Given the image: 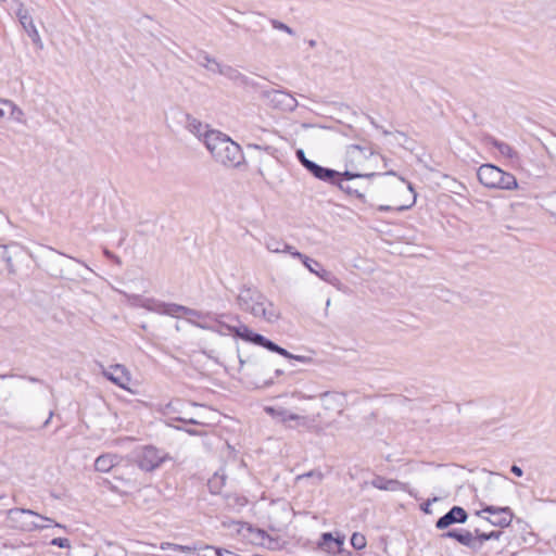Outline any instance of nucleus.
<instances>
[{"label":"nucleus","mask_w":556,"mask_h":556,"mask_svg":"<svg viewBox=\"0 0 556 556\" xmlns=\"http://www.w3.org/2000/svg\"><path fill=\"white\" fill-rule=\"evenodd\" d=\"M444 535L447 538H453L466 546H472V544H473V535L469 531H463V532L448 531Z\"/></svg>","instance_id":"c756f323"},{"label":"nucleus","mask_w":556,"mask_h":556,"mask_svg":"<svg viewBox=\"0 0 556 556\" xmlns=\"http://www.w3.org/2000/svg\"><path fill=\"white\" fill-rule=\"evenodd\" d=\"M296 156L299 159V161L301 162V164L306 168V164L307 163H311L312 161L308 160L304 153V151L302 149H299L296 151Z\"/></svg>","instance_id":"37998d69"},{"label":"nucleus","mask_w":556,"mask_h":556,"mask_svg":"<svg viewBox=\"0 0 556 556\" xmlns=\"http://www.w3.org/2000/svg\"><path fill=\"white\" fill-rule=\"evenodd\" d=\"M239 308L269 324L277 323L280 309L256 287L242 286L237 295Z\"/></svg>","instance_id":"f257e3e1"},{"label":"nucleus","mask_w":556,"mask_h":556,"mask_svg":"<svg viewBox=\"0 0 556 556\" xmlns=\"http://www.w3.org/2000/svg\"><path fill=\"white\" fill-rule=\"evenodd\" d=\"M37 519H40L42 521V522L37 521V525H36L37 531H41V530L50 529V528H52L53 530L63 528V526H61L60 523L53 522L49 518L41 517L38 514H37Z\"/></svg>","instance_id":"c9c22d12"},{"label":"nucleus","mask_w":556,"mask_h":556,"mask_svg":"<svg viewBox=\"0 0 556 556\" xmlns=\"http://www.w3.org/2000/svg\"><path fill=\"white\" fill-rule=\"evenodd\" d=\"M467 520V513L459 506H454L448 513L437 521L438 529H445L453 523H464Z\"/></svg>","instance_id":"dca6fc26"},{"label":"nucleus","mask_w":556,"mask_h":556,"mask_svg":"<svg viewBox=\"0 0 556 556\" xmlns=\"http://www.w3.org/2000/svg\"><path fill=\"white\" fill-rule=\"evenodd\" d=\"M319 401L321 410L314 416L316 419L317 428L320 425L326 427L331 426L336 417L342 415L348 404L345 393L337 391H328L321 393L319 395Z\"/></svg>","instance_id":"20e7f679"},{"label":"nucleus","mask_w":556,"mask_h":556,"mask_svg":"<svg viewBox=\"0 0 556 556\" xmlns=\"http://www.w3.org/2000/svg\"><path fill=\"white\" fill-rule=\"evenodd\" d=\"M266 97L275 108L283 111H293L298 106L296 99L282 90L268 91Z\"/></svg>","instance_id":"ddd939ff"},{"label":"nucleus","mask_w":556,"mask_h":556,"mask_svg":"<svg viewBox=\"0 0 556 556\" xmlns=\"http://www.w3.org/2000/svg\"><path fill=\"white\" fill-rule=\"evenodd\" d=\"M16 16L25 29V31L29 35V37L35 40V25L33 16L29 14L28 10L24 8L22 3L17 4Z\"/></svg>","instance_id":"412c9836"},{"label":"nucleus","mask_w":556,"mask_h":556,"mask_svg":"<svg viewBox=\"0 0 556 556\" xmlns=\"http://www.w3.org/2000/svg\"><path fill=\"white\" fill-rule=\"evenodd\" d=\"M390 208H391L390 206H380V210H381V211H388V210H390Z\"/></svg>","instance_id":"3c124183"},{"label":"nucleus","mask_w":556,"mask_h":556,"mask_svg":"<svg viewBox=\"0 0 556 556\" xmlns=\"http://www.w3.org/2000/svg\"><path fill=\"white\" fill-rule=\"evenodd\" d=\"M160 548L162 551H166V549L172 548L174 551H178V552L186 553V554H192V553H194L198 549L195 546L179 545V544L169 543V542H163L160 545Z\"/></svg>","instance_id":"7c9ffc66"},{"label":"nucleus","mask_w":556,"mask_h":556,"mask_svg":"<svg viewBox=\"0 0 556 556\" xmlns=\"http://www.w3.org/2000/svg\"><path fill=\"white\" fill-rule=\"evenodd\" d=\"M369 168L367 167H362L361 170H357V172H353V170H345L342 176L348 179V180H351L353 178H359V177H372L375 175L374 172H370L368 170Z\"/></svg>","instance_id":"f704fd0d"},{"label":"nucleus","mask_w":556,"mask_h":556,"mask_svg":"<svg viewBox=\"0 0 556 556\" xmlns=\"http://www.w3.org/2000/svg\"><path fill=\"white\" fill-rule=\"evenodd\" d=\"M479 182L491 190L513 191L519 188L516 177L493 164H482L477 169Z\"/></svg>","instance_id":"7ed1b4c3"},{"label":"nucleus","mask_w":556,"mask_h":556,"mask_svg":"<svg viewBox=\"0 0 556 556\" xmlns=\"http://www.w3.org/2000/svg\"><path fill=\"white\" fill-rule=\"evenodd\" d=\"M8 115V109L5 106H0V118H4Z\"/></svg>","instance_id":"09e8293b"},{"label":"nucleus","mask_w":556,"mask_h":556,"mask_svg":"<svg viewBox=\"0 0 556 556\" xmlns=\"http://www.w3.org/2000/svg\"><path fill=\"white\" fill-rule=\"evenodd\" d=\"M264 410L270 417H273L275 420H277V421L281 422V424H285L287 426L289 424V416H291V414H292V410H290V409H288L286 407H281V406H277V407L265 406Z\"/></svg>","instance_id":"cd10ccee"},{"label":"nucleus","mask_w":556,"mask_h":556,"mask_svg":"<svg viewBox=\"0 0 556 556\" xmlns=\"http://www.w3.org/2000/svg\"><path fill=\"white\" fill-rule=\"evenodd\" d=\"M205 147L214 161L226 168H239L245 163L241 146L219 130L206 135Z\"/></svg>","instance_id":"f03ea898"},{"label":"nucleus","mask_w":556,"mask_h":556,"mask_svg":"<svg viewBox=\"0 0 556 556\" xmlns=\"http://www.w3.org/2000/svg\"><path fill=\"white\" fill-rule=\"evenodd\" d=\"M288 426L291 428H304L306 430L317 429L316 419L314 416L311 417L295 412H292L291 416H289Z\"/></svg>","instance_id":"aec40b11"},{"label":"nucleus","mask_w":556,"mask_h":556,"mask_svg":"<svg viewBox=\"0 0 556 556\" xmlns=\"http://www.w3.org/2000/svg\"><path fill=\"white\" fill-rule=\"evenodd\" d=\"M306 169L317 179L324 181H332L334 177L340 175L338 172L317 165L313 161L306 164Z\"/></svg>","instance_id":"5701e85b"},{"label":"nucleus","mask_w":556,"mask_h":556,"mask_svg":"<svg viewBox=\"0 0 556 556\" xmlns=\"http://www.w3.org/2000/svg\"><path fill=\"white\" fill-rule=\"evenodd\" d=\"M170 313H182L184 315H187L190 319L192 317H199L200 314L197 313L195 311H192V309H189V308H186L184 306H174V309H170L169 311Z\"/></svg>","instance_id":"58836bf2"},{"label":"nucleus","mask_w":556,"mask_h":556,"mask_svg":"<svg viewBox=\"0 0 556 556\" xmlns=\"http://www.w3.org/2000/svg\"><path fill=\"white\" fill-rule=\"evenodd\" d=\"M339 186H340V188H341L342 190H345V191H346V192H349V193H353V192L357 193V191H356V190H355V191H353V190H352V186H345V185H344V182H343V180H341V181H340Z\"/></svg>","instance_id":"de8ad7c7"},{"label":"nucleus","mask_w":556,"mask_h":556,"mask_svg":"<svg viewBox=\"0 0 556 556\" xmlns=\"http://www.w3.org/2000/svg\"><path fill=\"white\" fill-rule=\"evenodd\" d=\"M510 470H511V472H513L514 475H516L517 477H521V476H522V473H523L522 469H521L519 466H517V465H513V466H511V468H510Z\"/></svg>","instance_id":"49530a36"},{"label":"nucleus","mask_w":556,"mask_h":556,"mask_svg":"<svg viewBox=\"0 0 556 556\" xmlns=\"http://www.w3.org/2000/svg\"><path fill=\"white\" fill-rule=\"evenodd\" d=\"M344 540V535L339 533L336 536H333L331 533H324L318 545L328 554H338L342 553Z\"/></svg>","instance_id":"f3484780"},{"label":"nucleus","mask_w":556,"mask_h":556,"mask_svg":"<svg viewBox=\"0 0 556 556\" xmlns=\"http://www.w3.org/2000/svg\"><path fill=\"white\" fill-rule=\"evenodd\" d=\"M184 408L185 403L180 399H174L165 404H159L156 410L169 420L197 424L194 419L184 416Z\"/></svg>","instance_id":"9d476101"},{"label":"nucleus","mask_w":556,"mask_h":556,"mask_svg":"<svg viewBox=\"0 0 556 556\" xmlns=\"http://www.w3.org/2000/svg\"><path fill=\"white\" fill-rule=\"evenodd\" d=\"M222 70L225 72H217V74L225 75L231 78L235 77L237 74V71L230 66L222 65Z\"/></svg>","instance_id":"79ce46f5"},{"label":"nucleus","mask_w":556,"mask_h":556,"mask_svg":"<svg viewBox=\"0 0 556 556\" xmlns=\"http://www.w3.org/2000/svg\"><path fill=\"white\" fill-rule=\"evenodd\" d=\"M428 506H430V503H427V506H425V511H428Z\"/></svg>","instance_id":"6e6d98bb"},{"label":"nucleus","mask_w":556,"mask_h":556,"mask_svg":"<svg viewBox=\"0 0 556 556\" xmlns=\"http://www.w3.org/2000/svg\"><path fill=\"white\" fill-rule=\"evenodd\" d=\"M198 556H230V551L206 545L199 551Z\"/></svg>","instance_id":"72a5a7b5"},{"label":"nucleus","mask_w":556,"mask_h":556,"mask_svg":"<svg viewBox=\"0 0 556 556\" xmlns=\"http://www.w3.org/2000/svg\"><path fill=\"white\" fill-rule=\"evenodd\" d=\"M274 27L276 29H279V30H282V31H286L287 34L289 35H292L293 34V30L286 24L283 23H280V22H274Z\"/></svg>","instance_id":"c03bdc74"},{"label":"nucleus","mask_w":556,"mask_h":556,"mask_svg":"<svg viewBox=\"0 0 556 556\" xmlns=\"http://www.w3.org/2000/svg\"><path fill=\"white\" fill-rule=\"evenodd\" d=\"M371 485L376 489L384 490V491H406L407 490L406 483L400 482L397 480L386 479L382 477H376L371 481Z\"/></svg>","instance_id":"4be33fe9"},{"label":"nucleus","mask_w":556,"mask_h":556,"mask_svg":"<svg viewBox=\"0 0 556 556\" xmlns=\"http://www.w3.org/2000/svg\"><path fill=\"white\" fill-rule=\"evenodd\" d=\"M342 556H350V553H346V554H342Z\"/></svg>","instance_id":"13d9d810"},{"label":"nucleus","mask_w":556,"mask_h":556,"mask_svg":"<svg viewBox=\"0 0 556 556\" xmlns=\"http://www.w3.org/2000/svg\"><path fill=\"white\" fill-rule=\"evenodd\" d=\"M477 539L480 541V543H483L489 540H498L501 536V532L492 531L490 533L479 532V530H476Z\"/></svg>","instance_id":"4c0bfd02"},{"label":"nucleus","mask_w":556,"mask_h":556,"mask_svg":"<svg viewBox=\"0 0 556 556\" xmlns=\"http://www.w3.org/2000/svg\"><path fill=\"white\" fill-rule=\"evenodd\" d=\"M187 127L194 136L202 140L204 144L206 135L218 131L214 129H208L207 125L202 124L200 121L195 118L189 119Z\"/></svg>","instance_id":"393cba45"},{"label":"nucleus","mask_w":556,"mask_h":556,"mask_svg":"<svg viewBox=\"0 0 556 556\" xmlns=\"http://www.w3.org/2000/svg\"><path fill=\"white\" fill-rule=\"evenodd\" d=\"M118 456L114 454H104L96 459V470L100 472H109L115 465L118 464Z\"/></svg>","instance_id":"a878e982"},{"label":"nucleus","mask_w":556,"mask_h":556,"mask_svg":"<svg viewBox=\"0 0 556 556\" xmlns=\"http://www.w3.org/2000/svg\"><path fill=\"white\" fill-rule=\"evenodd\" d=\"M49 544L58 546L60 548H71V542L68 539L65 538H53Z\"/></svg>","instance_id":"ea45409f"},{"label":"nucleus","mask_w":556,"mask_h":556,"mask_svg":"<svg viewBox=\"0 0 556 556\" xmlns=\"http://www.w3.org/2000/svg\"><path fill=\"white\" fill-rule=\"evenodd\" d=\"M125 298V303L131 307H142L151 312L161 313L163 312V305L159 303L157 301L150 299V298H143L141 295L137 294H128L126 292H121Z\"/></svg>","instance_id":"4468645a"},{"label":"nucleus","mask_w":556,"mask_h":556,"mask_svg":"<svg viewBox=\"0 0 556 556\" xmlns=\"http://www.w3.org/2000/svg\"><path fill=\"white\" fill-rule=\"evenodd\" d=\"M105 254H106L108 256H112V254H111L109 251H105Z\"/></svg>","instance_id":"4d7b16f0"},{"label":"nucleus","mask_w":556,"mask_h":556,"mask_svg":"<svg viewBox=\"0 0 556 556\" xmlns=\"http://www.w3.org/2000/svg\"><path fill=\"white\" fill-rule=\"evenodd\" d=\"M102 375L117 387L134 393L129 387L131 382V374L124 365L115 364L109 367H103Z\"/></svg>","instance_id":"1a4fd4ad"},{"label":"nucleus","mask_w":556,"mask_h":556,"mask_svg":"<svg viewBox=\"0 0 556 556\" xmlns=\"http://www.w3.org/2000/svg\"><path fill=\"white\" fill-rule=\"evenodd\" d=\"M5 0H0V2H4Z\"/></svg>","instance_id":"bf43d9fd"},{"label":"nucleus","mask_w":556,"mask_h":556,"mask_svg":"<svg viewBox=\"0 0 556 556\" xmlns=\"http://www.w3.org/2000/svg\"><path fill=\"white\" fill-rule=\"evenodd\" d=\"M217 479L223 480V477H218L217 475L214 477V479L211 481V483H215Z\"/></svg>","instance_id":"8fccbe9b"},{"label":"nucleus","mask_w":556,"mask_h":556,"mask_svg":"<svg viewBox=\"0 0 556 556\" xmlns=\"http://www.w3.org/2000/svg\"><path fill=\"white\" fill-rule=\"evenodd\" d=\"M264 245L267 249V251H269L270 253H276V254L286 253L292 257H293V253L298 252V250L293 245L287 243L286 241H283L281 239L276 238V237H266L264 240Z\"/></svg>","instance_id":"a211bd4d"},{"label":"nucleus","mask_w":556,"mask_h":556,"mask_svg":"<svg viewBox=\"0 0 556 556\" xmlns=\"http://www.w3.org/2000/svg\"><path fill=\"white\" fill-rule=\"evenodd\" d=\"M197 62L200 66L204 67L207 72L212 74H217V72H224L222 70V64L207 53L199 54Z\"/></svg>","instance_id":"bb28decb"},{"label":"nucleus","mask_w":556,"mask_h":556,"mask_svg":"<svg viewBox=\"0 0 556 556\" xmlns=\"http://www.w3.org/2000/svg\"><path fill=\"white\" fill-rule=\"evenodd\" d=\"M21 254H22V250L16 244H11L9 247L0 248V257L5 262L10 274L15 273V270L13 269V264H12L13 255L15 257H17Z\"/></svg>","instance_id":"b1692460"},{"label":"nucleus","mask_w":556,"mask_h":556,"mask_svg":"<svg viewBox=\"0 0 556 556\" xmlns=\"http://www.w3.org/2000/svg\"><path fill=\"white\" fill-rule=\"evenodd\" d=\"M346 155L349 163L355 168L363 166L365 161H369L368 159H379V155L375 154L370 148L361 147L358 144L349 146L346 149Z\"/></svg>","instance_id":"f8f14e48"},{"label":"nucleus","mask_w":556,"mask_h":556,"mask_svg":"<svg viewBox=\"0 0 556 556\" xmlns=\"http://www.w3.org/2000/svg\"><path fill=\"white\" fill-rule=\"evenodd\" d=\"M492 146L505 157L513 159L516 155L514 149L506 142L493 140Z\"/></svg>","instance_id":"2f4dec72"},{"label":"nucleus","mask_w":556,"mask_h":556,"mask_svg":"<svg viewBox=\"0 0 556 556\" xmlns=\"http://www.w3.org/2000/svg\"><path fill=\"white\" fill-rule=\"evenodd\" d=\"M0 106H5L8 109L7 117L22 122L23 112L12 101L0 99Z\"/></svg>","instance_id":"c85d7f7f"},{"label":"nucleus","mask_w":556,"mask_h":556,"mask_svg":"<svg viewBox=\"0 0 556 556\" xmlns=\"http://www.w3.org/2000/svg\"><path fill=\"white\" fill-rule=\"evenodd\" d=\"M428 506H430V503H427V506H425V511H428Z\"/></svg>","instance_id":"5fc2aeb1"},{"label":"nucleus","mask_w":556,"mask_h":556,"mask_svg":"<svg viewBox=\"0 0 556 556\" xmlns=\"http://www.w3.org/2000/svg\"><path fill=\"white\" fill-rule=\"evenodd\" d=\"M299 397H300V399H312V396H305V395H303V394H300V395H299Z\"/></svg>","instance_id":"603ef678"},{"label":"nucleus","mask_w":556,"mask_h":556,"mask_svg":"<svg viewBox=\"0 0 556 556\" xmlns=\"http://www.w3.org/2000/svg\"><path fill=\"white\" fill-rule=\"evenodd\" d=\"M166 458L167 455L154 446H143L136 455L138 466L144 471L156 469Z\"/></svg>","instance_id":"0eeeda50"},{"label":"nucleus","mask_w":556,"mask_h":556,"mask_svg":"<svg viewBox=\"0 0 556 556\" xmlns=\"http://www.w3.org/2000/svg\"><path fill=\"white\" fill-rule=\"evenodd\" d=\"M293 257L300 260L303 265L314 275L319 277L325 282L333 286L338 290H342V283L340 279L334 276L331 271L325 269L323 265L309 256L301 253L298 251L296 253H293Z\"/></svg>","instance_id":"423d86ee"},{"label":"nucleus","mask_w":556,"mask_h":556,"mask_svg":"<svg viewBox=\"0 0 556 556\" xmlns=\"http://www.w3.org/2000/svg\"><path fill=\"white\" fill-rule=\"evenodd\" d=\"M222 70L225 72H217V74L225 75L231 78L235 77L237 74V71L230 66L222 65Z\"/></svg>","instance_id":"a19ab883"},{"label":"nucleus","mask_w":556,"mask_h":556,"mask_svg":"<svg viewBox=\"0 0 556 556\" xmlns=\"http://www.w3.org/2000/svg\"><path fill=\"white\" fill-rule=\"evenodd\" d=\"M227 330L233 332L237 337L253 342L255 344L262 345L268 349L271 352H276L282 356H290L289 352L286 349L278 346L276 343L269 341L264 336L254 333L248 326L239 325L237 327L227 326Z\"/></svg>","instance_id":"39448f33"},{"label":"nucleus","mask_w":556,"mask_h":556,"mask_svg":"<svg viewBox=\"0 0 556 556\" xmlns=\"http://www.w3.org/2000/svg\"><path fill=\"white\" fill-rule=\"evenodd\" d=\"M306 479H313L314 480V484L318 485L321 483L323 479H324V473L319 470H312V471H308L306 473H303V475H299L296 476L295 478V481L298 483L306 480Z\"/></svg>","instance_id":"473e14b6"},{"label":"nucleus","mask_w":556,"mask_h":556,"mask_svg":"<svg viewBox=\"0 0 556 556\" xmlns=\"http://www.w3.org/2000/svg\"><path fill=\"white\" fill-rule=\"evenodd\" d=\"M237 532L252 545L265 546L269 542V535L264 530L254 528L249 523H239Z\"/></svg>","instance_id":"9b49d317"},{"label":"nucleus","mask_w":556,"mask_h":556,"mask_svg":"<svg viewBox=\"0 0 556 556\" xmlns=\"http://www.w3.org/2000/svg\"><path fill=\"white\" fill-rule=\"evenodd\" d=\"M476 515L485 519L492 526L501 528L508 527L514 518V514L509 507L485 506L477 511Z\"/></svg>","instance_id":"6e6552de"},{"label":"nucleus","mask_w":556,"mask_h":556,"mask_svg":"<svg viewBox=\"0 0 556 556\" xmlns=\"http://www.w3.org/2000/svg\"><path fill=\"white\" fill-rule=\"evenodd\" d=\"M35 513L30 509L15 508L9 510V520L12 526L22 530L28 529L34 525Z\"/></svg>","instance_id":"2eb2a0df"},{"label":"nucleus","mask_w":556,"mask_h":556,"mask_svg":"<svg viewBox=\"0 0 556 556\" xmlns=\"http://www.w3.org/2000/svg\"><path fill=\"white\" fill-rule=\"evenodd\" d=\"M428 506H430V503H427V506H425V511H428Z\"/></svg>","instance_id":"864d4df0"},{"label":"nucleus","mask_w":556,"mask_h":556,"mask_svg":"<svg viewBox=\"0 0 556 556\" xmlns=\"http://www.w3.org/2000/svg\"><path fill=\"white\" fill-rule=\"evenodd\" d=\"M396 189L404 193L406 199L404 201H395V208L399 211L410 208L416 202V194L412 185H405L404 179H400Z\"/></svg>","instance_id":"6ab92c4d"},{"label":"nucleus","mask_w":556,"mask_h":556,"mask_svg":"<svg viewBox=\"0 0 556 556\" xmlns=\"http://www.w3.org/2000/svg\"><path fill=\"white\" fill-rule=\"evenodd\" d=\"M289 355H290V356H285V357H286V358L296 359V361L302 362V363H306V362H308V361H309V358H308V357L303 356V355H293V354H291L290 352H289Z\"/></svg>","instance_id":"a18cd8bd"},{"label":"nucleus","mask_w":556,"mask_h":556,"mask_svg":"<svg viewBox=\"0 0 556 556\" xmlns=\"http://www.w3.org/2000/svg\"><path fill=\"white\" fill-rule=\"evenodd\" d=\"M351 544L356 549H363L366 547L367 541L364 534L355 532L352 534Z\"/></svg>","instance_id":"e433bc0d"}]
</instances>
